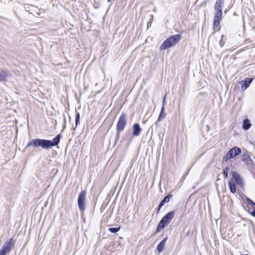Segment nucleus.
Masks as SVG:
<instances>
[{"mask_svg":"<svg viewBox=\"0 0 255 255\" xmlns=\"http://www.w3.org/2000/svg\"><path fill=\"white\" fill-rule=\"evenodd\" d=\"M121 131H122L117 130L116 134V136H115V142L114 143V146H115V144L117 143V142L118 141L119 138H120V132Z\"/></svg>","mask_w":255,"mask_h":255,"instance_id":"nucleus-22","label":"nucleus"},{"mask_svg":"<svg viewBox=\"0 0 255 255\" xmlns=\"http://www.w3.org/2000/svg\"><path fill=\"white\" fill-rule=\"evenodd\" d=\"M157 123H158V122L157 121V122H155V126H156V127H157V126H158V125H157Z\"/></svg>","mask_w":255,"mask_h":255,"instance_id":"nucleus-32","label":"nucleus"},{"mask_svg":"<svg viewBox=\"0 0 255 255\" xmlns=\"http://www.w3.org/2000/svg\"><path fill=\"white\" fill-rule=\"evenodd\" d=\"M127 123V116L126 113H122L121 115L116 127V130L123 131L126 127Z\"/></svg>","mask_w":255,"mask_h":255,"instance_id":"nucleus-6","label":"nucleus"},{"mask_svg":"<svg viewBox=\"0 0 255 255\" xmlns=\"http://www.w3.org/2000/svg\"><path fill=\"white\" fill-rule=\"evenodd\" d=\"M181 38V35L177 34L172 35L165 39L160 46V50H165L177 43Z\"/></svg>","mask_w":255,"mask_h":255,"instance_id":"nucleus-3","label":"nucleus"},{"mask_svg":"<svg viewBox=\"0 0 255 255\" xmlns=\"http://www.w3.org/2000/svg\"><path fill=\"white\" fill-rule=\"evenodd\" d=\"M13 238H11L9 241H6L4 243L2 248H3L8 253L10 252L13 245L12 243Z\"/></svg>","mask_w":255,"mask_h":255,"instance_id":"nucleus-10","label":"nucleus"},{"mask_svg":"<svg viewBox=\"0 0 255 255\" xmlns=\"http://www.w3.org/2000/svg\"><path fill=\"white\" fill-rule=\"evenodd\" d=\"M60 138L61 135L58 134L52 140L40 138L33 139L27 143L25 146V149L30 148L31 146L34 148L41 147L45 149H50L53 146L58 145L60 142Z\"/></svg>","mask_w":255,"mask_h":255,"instance_id":"nucleus-1","label":"nucleus"},{"mask_svg":"<svg viewBox=\"0 0 255 255\" xmlns=\"http://www.w3.org/2000/svg\"><path fill=\"white\" fill-rule=\"evenodd\" d=\"M120 230V227H111L109 228L108 230L112 233H116Z\"/></svg>","mask_w":255,"mask_h":255,"instance_id":"nucleus-20","label":"nucleus"},{"mask_svg":"<svg viewBox=\"0 0 255 255\" xmlns=\"http://www.w3.org/2000/svg\"><path fill=\"white\" fill-rule=\"evenodd\" d=\"M9 75L8 71L6 69L0 70V82L6 81V78Z\"/></svg>","mask_w":255,"mask_h":255,"instance_id":"nucleus-13","label":"nucleus"},{"mask_svg":"<svg viewBox=\"0 0 255 255\" xmlns=\"http://www.w3.org/2000/svg\"><path fill=\"white\" fill-rule=\"evenodd\" d=\"M166 95H164V97H163V101H162V106H163V107H164L165 104H166Z\"/></svg>","mask_w":255,"mask_h":255,"instance_id":"nucleus-29","label":"nucleus"},{"mask_svg":"<svg viewBox=\"0 0 255 255\" xmlns=\"http://www.w3.org/2000/svg\"><path fill=\"white\" fill-rule=\"evenodd\" d=\"M242 161L244 162H247V163H249V161H251L252 159L250 156L248 154H246L245 153H243L242 154Z\"/></svg>","mask_w":255,"mask_h":255,"instance_id":"nucleus-17","label":"nucleus"},{"mask_svg":"<svg viewBox=\"0 0 255 255\" xmlns=\"http://www.w3.org/2000/svg\"><path fill=\"white\" fill-rule=\"evenodd\" d=\"M242 150L240 147L234 146L229 149L226 155L223 157V162H227L228 160L241 154Z\"/></svg>","mask_w":255,"mask_h":255,"instance_id":"nucleus-4","label":"nucleus"},{"mask_svg":"<svg viewBox=\"0 0 255 255\" xmlns=\"http://www.w3.org/2000/svg\"><path fill=\"white\" fill-rule=\"evenodd\" d=\"M150 26H151V23L150 22L149 23V22H147V28H148Z\"/></svg>","mask_w":255,"mask_h":255,"instance_id":"nucleus-31","label":"nucleus"},{"mask_svg":"<svg viewBox=\"0 0 255 255\" xmlns=\"http://www.w3.org/2000/svg\"><path fill=\"white\" fill-rule=\"evenodd\" d=\"M229 186L231 192L234 194L236 192V185L234 182L231 179L229 182Z\"/></svg>","mask_w":255,"mask_h":255,"instance_id":"nucleus-15","label":"nucleus"},{"mask_svg":"<svg viewBox=\"0 0 255 255\" xmlns=\"http://www.w3.org/2000/svg\"><path fill=\"white\" fill-rule=\"evenodd\" d=\"M214 8L215 10V12H222V10L221 8H218V7H214Z\"/></svg>","mask_w":255,"mask_h":255,"instance_id":"nucleus-28","label":"nucleus"},{"mask_svg":"<svg viewBox=\"0 0 255 255\" xmlns=\"http://www.w3.org/2000/svg\"><path fill=\"white\" fill-rule=\"evenodd\" d=\"M8 252L5 250L3 248H1L0 250V255H6Z\"/></svg>","mask_w":255,"mask_h":255,"instance_id":"nucleus-27","label":"nucleus"},{"mask_svg":"<svg viewBox=\"0 0 255 255\" xmlns=\"http://www.w3.org/2000/svg\"><path fill=\"white\" fill-rule=\"evenodd\" d=\"M231 173L233 179L235 180L238 184L241 185L243 184V181L240 174L234 171H232Z\"/></svg>","mask_w":255,"mask_h":255,"instance_id":"nucleus-11","label":"nucleus"},{"mask_svg":"<svg viewBox=\"0 0 255 255\" xmlns=\"http://www.w3.org/2000/svg\"><path fill=\"white\" fill-rule=\"evenodd\" d=\"M220 21H221L220 20L214 19V22H213V28L214 29L216 28L220 25Z\"/></svg>","mask_w":255,"mask_h":255,"instance_id":"nucleus-25","label":"nucleus"},{"mask_svg":"<svg viewBox=\"0 0 255 255\" xmlns=\"http://www.w3.org/2000/svg\"><path fill=\"white\" fill-rule=\"evenodd\" d=\"M251 214L255 217V209H254L251 213Z\"/></svg>","mask_w":255,"mask_h":255,"instance_id":"nucleus-30","label":"nucleus"},{"mask_svg":"<svg viewBox=\"0 0 255 255\" xmlns=\"http://www.w3.org/2000/svg\"><path fill=\"white\" fill-rule=\"evenodd\" d=\"M172 196V194H168L160 201L159 203L158 208L157 209L156 214L160 211L161 208L166 203H168L170 201V198Z\"/></svg>","mask_w":255,"mask_h":255,"instance_id":"nucleus-8","label":"nucleus"},{"mask_svg":"<svg viewBox=\"0 0 255 255\" xmlns=\"http://www.w3.org/2000/svg\"><path fill=\"white\" fill-rule=\"evenodd\" d=\"M167 239L168 237L166 236L158 244L156 249L159 253H161L164 250Z\"/></svg>","mask_w":255,"mask_h":255,"instance_id":"nucleus-12","label":"nucleus"},{"mask_svg":"<svg viewBox=\"0 0 255 255\" xmlns=\"http://www.w3.org/2000/svg\"><path fill=\"white\" fill-rule=\"evenodd\" d=\"M253 78H246L244 80H242L240 84L242 85V90H245L247 89L251 85Z\"/></svg>","mask_w":255,"mask_h":255,"instance_id":"nucleus-7","label":"nucleus"},{"mask_svg":"<svg viewBox=\"0 0 255 255\" xmlns=\"http://www.w3.org/2000/svg\"><path fill=\"white\" fill-rule=\"evenodd\" d=\"M132 128H133V131H132L133 136H138L141 131V128L140 127L139 124L138 123L134 124L132 126Z\"/></svg>","mask_w":255,"mask_h":255,"instance_id":"nucleus-9","label":"nucleus"},{"mask_svg":"<svg viewBox=\"0 0 255 255\" xmlns=\"http://www.w3.org/2000/svg\"><path fill=\"white\" fill-rule=\"evenodd\" d=\"M111 1V0H108V2H110Z\"/></svg>","mask_w":255,"mask_h":255,"instance_id":"nucleus-33","label":"nucleus"},{"mask_svg":"<svg viewBox=\"0 0 255 255\" xmlns=\"http://www.w3.org/2000/svg\"><path fill=\"white\" fill-rule=\"evenodd\" d=\"M80 115L79 113L76 111V117H75V128H74V130L77 128L78 125L80 123Z\"/></svg>","mask_w":255,"mask_h":255,"instance_id":"nucleus-18","label":"nucleus"},{"mask_svg":"<svg viewBox=\"0 0 255 255\" xmlns=\"http://www.w3.org/2000/svg\"><path fill=\"white\" fill-rule=\"evenodd\" d=\"M87 191L86 190L81 191L78 197V206L80 211H84L86 209V198Z\"/></svg>","mask_w":255,"mask_h":255,"instance_id":"nucleus-5","label":"nucleus"},{"mask_svg":"<svg viewBox=\"0 0 255 255\" xmlns=\"http://www.w3.org/2000/svg\"><path fill=\"white\" fill-rule=\"evenodd\" d=\"M245 200L249 205L255 207V203L253 202L250 198L246 197Z\"/></svg>","mask_w":255,"mask_h":255,"instance_id":"nucleus-23","label":"nucleus"},{"mask_svg":"<svg viewBox=\"0 0 255 255\" xmlns=\"http://www.w3.org/2000/svg\"><path fill=\"white\" fill-rule=\"evenodd\" d=\"M174 214V211H171L165 214L159 222L156 229V232L159 233L161 230L164 229L171 221Z\"/></svg>","mask_w":255,"mask_h":255,"instance_id":"nucleus-2","label":"nucleus"},{"mask_svg":"<svg viewBox=\"0 0 255 255\" xmlns=\"http://www.w3.org/2000/svg\"><path fill=\"white\" fill-rule=\"evenodd\" d=\"M222 15V12H215L214 19H219V20H221Z\"/></svg>","mask_w":255,"mask_h":255,"instance_id":"nucleus-24","label":"nucleus"},{"mask_svg":"<svg viewBox=\"0 0 255 255\" xmlns=\"http://www.w3.org/2000/svg\"><path fill=\"white\" fill-rule=\"evenodd\" d=\"M252 124L248 118L245 119L243 122L242 128L245 130H247L250 128Z\"/></svg>","mask_w":255,"mask_h":255,"instance_id":"nucleus-14","label":"nucleus"},{"mask_svg":"<svg viewBox=\"0 0 255 255\" xmlns=\"http://www.w3.org/2000/svg\"><path fill=\"white\" fill-rule=\"evenodd\" d=\"M224 2V0H216L214 7L221 8L222 6L223 5Z\"/></svg>","mask_w":255,"mask_h":255,"instance_id":"nucleus-19","label":"nucleus"},{"mask_svg":"<svg viewBox=\"0 0 255 255\" xmlns=\"http://www.w3.org/2000/svg\"><path fill=\"white\" fill-rule=\"evenodd\" d=\"M229 170V167L227 166L226 167L223 171V174L224 175V177L225 178H227L228 176V172Z\"/></svg>","mask_w":255,"mask_h":255,"instance_id":"nucleus-21","label":"nucleus"},{"mask_svg":"<svg viewBox=\"0 0 255 255\" xmlns=\"http://www.w3.org/2000/svg\"><path fill=\"white\" fill-rule=\"evenodd\" d=\"M241 255H248V254H245V255L242 254Z\"/></svg>","mask_w":255,"mask_h":255,"instance_id":"nucleus-34","label":"nucleus"},{"mask_svg":"<svg viewBox=\"0 0 255 255\" xmlns=\"http://www.w3.org/2000/svg\"><path fill=\"white\" fill-rule=\"evenodd\" d=\"M164 109H165L164 107H163V106H162L160 112V114H159L158 120H157V122H160V121H162L166 117V114L164 112Z\"/></svg>","mask_w":255,"mask_h":255,"instance_id":"nucleus-16","label":"nucleus"},{"mask_svg":"<svg viewBox=\"0 0 255 255\" xmlns=\"http://www.w3.org/2000/svg\"><path fill=\"white\" fill-rule=\"evenodd\" d=\"M226 40V38L224 37V35H222L219 42V44L221 47H223L225 44Z\"/></svg>","mask_w":255,"mask_h":255,"instance_id":"nucleus-26","label":"nucleus"}]
</instances>
